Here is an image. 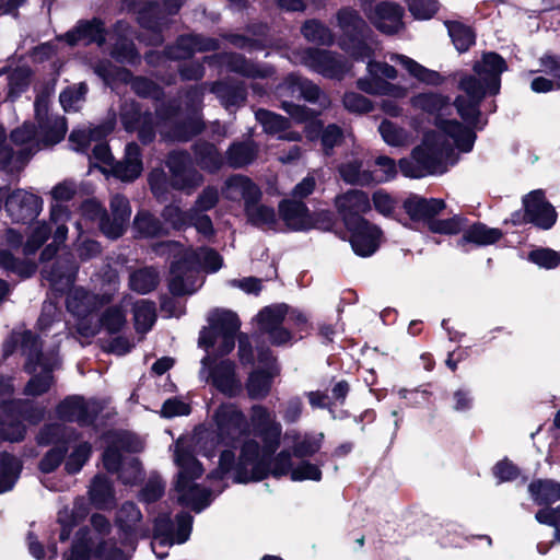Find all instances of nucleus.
<instances>
[{
  "mask_svg": "<svg viewBox=\"0 0 560 560\" xmlns=\"http://www.w3.org/2000/svg\"><path fill=\"white\" fill-rule=\"evenodd\" d=\"M378 131L383 140L392 147H406L413 140L408 130L389 120H383L378 126Z\"/></svg>",
  "mask_w": 560,
  "mask_h": 560,
  "instance_id": "49",
  "label": "nucleus"
},
{
  "mask_svg": "<svg viewBox=\"0 0 560 560\" xmlns=\"http://www.w3.org/2000/svg\"><path fill=\"white\" fill-rule=\"evenodd\" d=\"M289 83L290 89L292 90V93L298 92L301 96H303L308 102H319L320 106L323 108H326L329 106L330 102L325 96L322 95L319 89L307 80H302L301 78L296 75L289 77Z\"/></svg>",
  "mask_w": 560,
  "mask_h": 560,
  "instance_id": "52",
  "label": "nucleus"
},
{
  "mask_svg": "<svg viewBox=\"0 0 560 560\" xmlns=\"http://www.w3.org/2000/svg\"><path fill=\"white\" fill-rule=\"evenodd\" d=\"M108 529L109 522L105 516L92 515L91 528H82L78 532L65 560H125V555L119 549L106 550L105 536Z\"/></svg>",
  "mask_w": 560,
  "mask_h": 560,
  "instance_id": "8",
  "label": "nucleus"
},
{
  "mask_svg": "<svg viewBox=\"0 0 560 560\" xmlns=\"http://www.w3.org/2000/svg\"><path fill=\"white\" fill-rule=\"evenodd\" d=\"M338 26L347 39H342L341 47L355 59L370 58L375 48L359 39L368 28L365 21L351 8H342L337 13Z\"/></svg>",
  "mask_w": 560,
  "mask_h": 560,
  "instance_id": "15",
  "label": "nucleus"
},
{
  "mask_svg": "<svg viewBox=\"0 0 560 560\" xmlns=\"http://www.w3.org/2000/svg\"><path fill=\"white\" fill-rule=\"evenodd\" d=\"M38 247H0V267L26 278L36 270Z\"/></svg>",
  "mask_w": 560,
  "mask_h": 560,
  "instance_id": "22",
  "label": "nucleus"
},
{
  "mask_svg": "<svg viewBox=\"0 0 560 560\" xmlns=\"http://www.w3.org/2000/svg\"><path fill=\"white\" fill-rule=\"evenodd\" d=\"M133 226L141 236L151 237L163 233V226L160 221L149 212H138L133 220Z\"/></svg>",
  "mask_w": 560,
  "mask_h": 560,
  "instance_id": "58",
  "label": "nucleus"
},
{
  "mask_svg": "<svg viewBox=\"0 0 560 560\" xmlns=\"http://www.w3.org/2000/svg\"><path fill=\"white\" fill-rule=\"evenodd\" d=\"M341 178L350 185L366 186L374 183L373 173L362 170V162L359 159H350L339 166Z\"/></svg>",
  "mask_w": 560,
  "mask_h": 560,
  "instance_id": "46",
  "label": "nucleus"
},
{
  "mask_svg": "<svg viewBox=\"0 0 560 560\" xmlns=\"http://www.w3.org/2000/svg\"><path fill=\"white\" fill-rule=\"evenodd\" d=\"M200 376L229 397H234L242 390V382L235 373V364L230 360L217 362L210 355L205 357L201 360Z\"/></svg>",
  "mask_w": 560,
  "mask_h": 560,
  "instance_id": "18",
  "label": "nucleus"
},
{
  "mask_svg": "<svg viewBox=\"0 0 560 560\" xmlns=\"http://www.w3.org/2000/svg\"><path fill=\"white\" fill-rule=\"evenodd\" d=\"M141 512L135 503L126 502L121 505L117 513L116 523L121 533L120 547L112 542L110 528L108 529L105 540L107 544L105 548L107 551L119 549L125 555V560H128L129 551L135 549V542L138 538L147 537L148 529L141 525Z\"/></svg>",
  "mask_w": 560,
  "mask_h": 560,
  "instance_id": "13",
  "label": "nucleus"
},
{
  "mask_svg": "<svg viewBox=\"0 0 560 560\" xmlns=\"http://www.w3.org/2000/svg\"><path fill=\"white\" fill-rule=\"evenodd\" d=\"M525 214L524 220L530 222L536 226L548 230L556 220L557 213L553 207L545 199L541 190L529 192L523 199Z\"/></svg>",
  "mask_w": 560,
  "mask_h": 560,
  "instance_id": "23",
  "label": "nucleus"
},
{
  "mask_svg": "<svg viewBox=\"0 0 560 560\" xmlns=\"http://www.w3.org/2000/svg\"><path fill=\"white\" fill-rule=\"evenodd\" d=\"M112 124L97 126L93 129L73 130L70 135V143L74 151L85 152L92 141H98L113 130Z\"/></svg>",
  "mask_w": 560,
  "mask_h": 560,
  "instance_id": "44",
  "label": "nucleus"
},
{
  "mask_svg": "<svg viewBox=\"0 0 560 560\" xmlns=\"http://www.w3.org/2000/svg\"><path fill=\"white\" fill-rule=\"evenodd\" d=\"M68 219L69 214L66 208L58 203L51 206L50 224L55 225L54 243L56 245L63 243L67 238L68 228L66 222Z\"/></svg>",
  "mask_w": 560,
  "mask_h": 560,
  "instance_id": "62",
  "label": "nucleus"
},
{
  "mask_svg": "<svg viewBox=\"0 0 560 560\" xmlns=\"http://www.w3.org/2000/svg\"><path fill=\"white\" fill-rule=\"evenodd\" d=\"M346 229L350 234L352 245H378L386 242L382 229L363 217L357 219Z\"/></svg>",
  "mask_w": 560,
  "mask_h": 560,
  "instance_id": "30",
  "label": "nucleus"
},
{
  "mask_svg": "<svg viewBox=\"0 0 560 560\" xmlns=\"http://www.w3.org/2000/svg\"><path fill=\"white\" fill-rule=\"evenodd\" d=\"M446 26L453 44L458 51L463 52L468 50L475 43V34L470 27L459 22H447Z\"/></svg>",
  "mask_w": 560,
  "mask_h": 560,
  "instance_id": "56",
  "label": "nucleus"
},
{
  "mask_svg": "<svg viewBox=\"0 0 560 560\" xmlns=\"http://www.w3.org/2000/svg\"><path fill=\"white\" fill-rule=\"evenodd\" d=\"M167 166L173 175V186L177 189H190L202 182V176L192 168L190 156L187 153H171Z\"/></svg>",
  "mask_w": 560,
  "mask_h": 560,
  "instance_id": "26",
  "label": "nucleus"
},
{
  "mask_svg": "<svg viewBox=\"0 0 560 560\" xmlns=\"http://www.w3.org/2000/svg\"><path fill=\"white\" fill-rule=\"evenodd\" d=\"M131 304V296L125 295L119 305L108 307L101 317V325L109 332L120 330L126 324V308Z\"/></svg>",
  "mask_w": 560,
  "mask_h": 560,
  "instance_id": "47",
  "label": "nucleus"
},
{
  "mask_svg": "<svg viewBox=\"0 0 560 560\" xmlns=\"http://www.w3.org/2000/svg\"><path fill=\"white\" fill-rule=\"evenodd\" d=\"M218 48L217 40L212 38H203L199 35L182 36L178 39V46L175 51H170L172 58H187L196 51L214 50Z\"/></svg>",
  "mask_w": 560,
  "mask_h": 560,
  "instance_id": "40",
  "label": "nucleus"
},
{
  "mask_svg": "<svg viewBox=\"0 0 560 560\" xmlns=\"http://www.w3.org/2000/svg\"><path fill=\"white\" fill-rule=\"evenodd\" d=\"M324 434H304L301 435L295 430L287 431L284 440L292 443V451L296 457H308L317 453L323 443Z\"/></svg>",
  "mask_w": 560,
  "mask_h": 560,
  "instance_id": "37",
  "label": "nucleus"
},
{
  "mask_svg": "<svg viewBox=\"0 0 560 560\" xmlns=\"http://www.w3.org/2000/svg\"><path fill=\"white\" fill-rule=\"evenodd\" d=\"M195 153L198 164L209 172L219 170L223 164L222 156L213 144L199 143L196 145Z\"/></svg>",
  "mask_w": 560,
  "mask_h": 560,
  "instance_id": "54",
  "label": "nucleus"
},
{
  "mask_svg": "<svg viewBox=\"0 0 560 560\" xmlns=\"http://www.w3.org/2000/svg\"><path fill=\"white\" fill-rule=\"evenodd\" d=\"M192 517L188 513H180L174 525L167 514H161L154 520V533L151 547L159 559H163L166 552L158 551L159 547H170L174 544L185 542L190 535Z\"/></svg>",
  "mask_w": 560,
  "mask_h": 560,
  "instance_id": "16",
  "label": "nucleus"
},
{
  "mask_svg": "<svg viewBox=\"0 0 560 560\" xmlns=\"http://www.w3.org/2000/svg\"><path fill=\"white\" fill-rule=\"evenodd\" d=\"M36 118L39 124V131H36L30 124H24L11 133V139L16 144H30L31 149H39V140L46 144H55L63 139L67 132V125L63 118L56 117L50 120L47 117V101L38 97L35 102Z\"/></svg>",
  "mask_w": 560,
  "mask_h": 560,
  "instance_id": "9",
  "label": "nucleus"
},
{
  "mask_svg": "<svg viewBox=\"0 0 560 560\" xmlns=\"http://www.w3.org/2000/svg\"><path fill=\"white\" fill-rule=\"evenodd\" d=\"M142 172V162L140 160V149L135 143L126 147V153L122 161L113 166V173L124 182L136 179Z\"/></svg>",
  "mask_w": 560,
  "mask_h": 560,
  "instance_id": "35",
  "label": "nucleus"
},
{
  "mask_svg": "<svg viewBox=\"0 0 560 560\" xmlns=\"http://www.w3.org/2000/svg\"><path fill=\"white\" fill-rule=\"evenodd\" d=\"M88 88L84 83L66 89L60 94V104L66 112L78 110L83 102L86 94Z\"/></svg>",
  "mask_w": 560,
  "mask_h": 560,
  "instance_id": "63",
  "label": "nucleus"
},
{
  "mask_svg": "<svg viewBox=\"0 0 560 560\" xmlns=\"http://www.w3.org/2000/svg\"><path fill=\"white\" fill-rule=\"evenodd\" d=\"M279 374L278 365L269 349L258 352V366L249 374L246 388L250 398L259 399L268 395L272 380Z\"/></svg>",
  "mask_w": 560,
  "mask_h": 560,
  "instance_id": "19",
  "label": "nucleus"
},
{
  "mask_svg": "<svg viewBox=\"0 0 560 560\" xmlns=\"http://www.w3.org/2000/svg\"><path fill=\"white\" fill-rule=\"evenodd\" d=\"M101 281L104 290L101 296L91 295L82 288H74L67 298V308L79 318L78 331L84 337L94 336L98 331V325H88L86 317L100 305L108 303L118 290V273L110 266L106 267Z\"/></svg>",
  "mask_w": 560,
  "mask_h": 560,
  "instance_id": "6",
  "label": "nucleus"
},
{
  "mask_svg": "<svg viewBox=\"0 0 560 560\" xmlns=\"http://www.w3.org/2000/svg\"><path fill=\"white\" fill-rule=\"evenodd\" d=\"M222 257L212 247H177L171 262L170 289L174 294H191L203 283L201 272H217Z\"/></svg>",
  "mask_w": 560,
  "mask_h": 560,
  "instance_id": "3",
  "label": "nucleus"
},
{
  "mask_svg": "<svg viewBox=\"0 0 560 560\" xmlns=\"http://www.w3.org/2000/svg\"><path fill=\"white\" fill-rule=\"evenodd\" d=\"M107 446L103 453V465L108 471H119L124 483H135L141 475L140 464L135 457H125L124 453L142 450V442L129 432H109L106 434Z\"/></svg>",
  "mask_w": 560,
  "mask_h": 560,
  "instance_id": "7",
  "label": "nucleus"
},
{
  "mask_svg": "<svg viewBox=\"0 0 560 560\" xmlns=\"http://www.w3.org/2000/svg\"><path fill=\"white\" fill-rule=\"evenodd\" d=\"M506 70L504 59L495 52H486L474 66L475 75L460 81V89L469 98L458 96L455 105L458 114L466 120L474 119L478 114V105L487 94H497L500 90V75Z\"/></svg>",
  "mask_w": 560,
  "mask_h": 560,
  "instance_id": "4",
  "label": "nucleus"
},
{
  "mask_svg": "<svg viewBox=\"0 0 560 560\" xmlns=\"http://www.w3.org/2000/svg\"><path fill=\"white\" fill-rule=\"evenodd\" d=\"M208 320L209 327L201 331L199 345L207 350L212 348L221 355L231 352L241 326L237 315L228 310H214L209 314Z\"/></svg>",
  "mask_w": 560,
  "mask_h": 560,
  "instance_id": "10",
  "label": "nucleus"
},
{
  "mask_svg": "<svg viewBox=\"0 0 560 560\" xmlns=\"http://www.w3.org/2000/svg\"><path fill=\"white\" fill-rule=\"evenodd\" d=\"M21 471L20 462L9 454L0 455V493L11 490Z\"/></svg>",
  "mask_w": 560,
  "mask_h": 560,
  "instance_id": "51",
  "label": "nucleus"
},
{
  "mask_svg": "<svg viewBox=\"0 0 560 560\" xmlns=\"http://www.w3.org/2000/svg\"><path fill=\"white\" fill-rule=\"evenodd\" d=\"M89 513V508L84 499H77L73 509H63L58 514V521L61 525L60 540L65 541L69 538L71 529Z\"/></svg>",
  "mask_w": 560,
  "mask_h": 560,
  "instance_id": "42",
  "label": "nucleus"
},
{
  "mask_svg": "<svg viewBox=\"0 0 560 560\" xmlns=\"http://www.w3.org/2000/svg\"><path fill=\"white\" fill-rule=\"evenodd\" d=\"M250 423L264 443L262 447L259 446V455L264 458L266 471L268 456L275 454L280 445L282 428L276 415L261 405L252 407Z\"/></svg>",
  "mask_w": 560,
  "mask_h": 560,
  "instance_id": "17",
  "label": "nucleus"
},
{
  "mask_svg": "<svg viewBox=\"0 0 560 560\" xmlns=\"http://www.w3.org/2000/svg\"><path fill=\"white\" fill-rule=\"evenodd\" d=\"M245 213L250 223L254 225L271 229L276 224V213L270 207L259 202V199H254L247 202Z\"/></svg>",
  "mask_w": 560,
  "mask_h": 560,
  "instance_id": "48",
  "label": "nucleus"
},
{
  "mask_svg": "<svg viewBox=\"0 0 560 560\" xmlns=\"http://www.w3.org/2000/svg\"><path fill=\"white\" fill-rule=\"evenodd\" d=\"M127 30L128 27L124 23H118L116 25V31L120 34L122 39L120 44H116L112 55L120 62H133L138 58V54L132 43L127 39Z\"/></svg>",
  "mask_w": 560,
  "mask_h": 560,
  "instance_id": "59",
  "label": "nucleus"
},
{
  "mask_svg": "<svg viewBox=\"0 0 560 560\" xmlns=\"http://www.w3.org/2000/svg\"><path fill=\"white\" fill-rule=\"evenodd\" d=\"M284 320L301 330L307 326L306 315L287 304L266 306L257 315L260 331L268 335L275 346L285 345L292 339L291 332L281 326Z\"/></svg>",
  "mask_w": 560,
  "mask_h": 560,
  "instance_id": "11",
  "label": "nucleus"
},
{
  "mask_svg": "<svg viewBox=\"0 0 560 560\" xmlns=\"http://www.w3.org/2000/svg\"><path fill=\"white\" fill-rule=\"evenodd\" d=\"M304 37L313 43L329 45L332 43V34L328 27L317 21H308L302 27Z\"/></svg>",
  "mask_w": 560,
  "mask_h": 560,
  "instance_id": "64",
  "label": "nucleus"
},
{
  "mask_svg": "<svg viewBox=\"0 0 560 560\" xmlns=\"http://www.w3.org/2000/svg\"><path fill=\"white\" fill-rule=\"evenodd\" d=\"M65 39L70 46L90 43L101 45L105 40L103 24L96 19L79 22L72 31L65 35Z\"/></svg>",
  "mask_w": 560,
  "mask_h": 560,
  "instance_id": "31",
  "label": "nucleus"
},
{
  "mask_svg": "<svg viewBox=\"0 0 560 560\" xmlns=\"http://www.w3.org/2000/svg\"><path fill=\"white\" fill-rule=\"evenodd\" d=\"M112 218L101 208L96 201H88L83 205L84 213H91L100 218V229L109 238H118L129 222L131 208L127 198L115 195L110 199Z\"/></svg>",
  "mask_w": 560,
  "mask_h": 560,
  "instance_id": "14",
  "label": "nucleus"
},
{
  "mask_svg": "<svg viewBox=\"0 0 560 560\" xmlns=\"http://www.w3.org/2000/svg\"><path fill=\"white\" fill-rule=\"evenodd\" d=\"M366 78L358 80V88L365 93L373 95H386L395 100L405 98L408 95V89L400 84L390 83L386 80H395L398 75L397 70L386 62H368Z\"/></svg>",
  "mask_w": 560,
  "mask_h": 560,
  "instance_id": "12",
  "label": "nucleus"
},
{
  "mask_svg": "<svg viewBox=\"0 0 560 560\" xmlns=\"http://www.w3.org/2000/svg\"><path fill=\"white\" fill-rule=\"evenodd\" d=\"M502 232L494 228H489L483 223H476L467 229L464 238L468 243L476 245H491L501 241Z\"/></svg>",
  "mask_w": 560,
  "mask_h": 560,
  "instance_id": "50",
  "label": "nucleus"
},
{
  "mask_svg": "<svg viewBox=\"0 0 560 560\" xmlns=\"http://www.w3.org/2000/svg\"><path fill=\"white\" fill-rule=\"evenodd\" d=\"M78 272L77 264L69 258H59L50 270L44 269L43 275L55 291L68 290L74 282Z\"/></svg>",
  "mask_w": 560,
  "mask_h": 560,
  "instance_id": "29",
  "label": "nucleus"
},
{
  "mask_svg": "<svg viewBox=\"0 0 560 560\" xmlns=\"http://www.w3.org/2000/svg\"><path fill=\"white\" fill-rule=\"evenodd\" d=\"M282 108L291 116L293 120L299 124H306L305 135L310 140L318 137L323 129V124L316 120L315 117L320 114V110L311 109L306 106L296 105L288 102L282 103Z\"/></svg>",
  "mask_w": 560,
  "mask_h": 560,
  "instance_id": "34",
  "label": "nucleus"
},
{
  "mask_svg": "<svg viewBox=\"0 0 560 560\" xmlns=\"http://www.w3.org/2000/svg\"><path fill=\"white\" fill-rule=\"evenodd\" d=\"M20 343L23 355L26 357L25 369L32 374L24 393L28 396H39L48 392L54 383L52 371L59 365L56 351L42 352L37 337L30 330L14 332L12 336Z\"/></svg>",
  "mask_w": 560,
  "mask_h": 560,
  "instance_id": "5",
  "label": "nucleus"
},
{
  "mask_svg": "<svg viewBox=\"0 0 560 560\" xmlns=\"http://www.w3.org/2000/svg\"><path fill=\"white\" fill-rule=\"evenodd\" d=\"M273 454L269 455L267 458V470L266 476L270 472L275 477H281L289 475L291 477V471L294 466L292 465L291 454L288 451H282L272 457Z\"/></svg>",
  "mask_w": 560,
  "mask_h": 560,
  "instance_id": "61",
  "label": "nucleus"
},
{
  "mask_svg": "<svg viewBox=\"0 0 560 560\" xmlns=\"http://www.w3.org/2000/svg\"><path fill=\"white\" fill-rule=\"evenodd\" d=\"M158 283L159 273L153 268L139 269L129 277V288L139 294L153 291Z\"/></svg>",
  "mask_w": 560,
  "mask_h": 560,
  "instance_id": "53",
  "label": "nucleus"
},
{
  "mask_svg": "<svg viewBox=\"0 0 560 560\" xmlns=\"http://www.w3.org/2000/svg\"><path fill=\"white\" fill-rule=\"evenodd\" d=\"M222 194L230 200L243 199L245 207L247 202L259 199L261 196L259 188L249 178L242 175H234L228 178Z\"/></svg>",
  "mask_w": 560,
  "mask_h": 560,
  "instance_id": "32",
  "label": "nucleus"
},
{
  "mask_svg": "<svg viewBox=\"0 0 560 560\" xmlns=\"http://www.w3.org/2000/svg\"><path fill=\"white\" fill-rule=\"evenodd\" d=\"M75 431L66 427L62 423H51L43 427L37 434V442L40 445L55 444L56 446L66 445L70 443L71 439L75 435Z\"/></svg>",
  "mask_w": 560,
  "mask_h": 560,
  "instance_id": "45",
  "label": "nucleus"
},
{
  "mask_svg": "<svg viewBox=\"0 0 560 560\" xmlns=\"http://www.w3.org/2000/svg\"><path fill=\"white\" fill-rule=\"evenodd\" d=\"M279 213L289 229L294 231L310 230L311 212L303 201L283 199L279 203Z\"/></svg>",
  "mask_w": 560,
  "mask_h": 560,
  "instance_id": "28",
  "label": "nucleus"
},
{
  "mask_svg": "<svg viewBox=\"0 0 560 560\" xmlns=\"http://www.w3.org/2000/svg\"><path fill=\"white\" fill-rule=\"evenodd\" d=\"M528 492L539 505L560 501V482L553 479H537L529 483Z\"/></svg>",
  "mask_w": 560,
  "mask_h": 560,
  "instance_id": "41",
  "label": "nucleus"
},
{
  "mask_svg": "<svg viewBox=\"0 0 560 560\" xmlns=\"http://www.w3.org/2000/svg\"><path fill=\"white\" fill-rule=\"evenodd\" d=\"M63 450L65 470L71 475L81 471L92 454V445L86 441H78V434L66 444Z\"/></svg>",
  "mask_w": 560,
  "mask_h": 560,
  "instance_id": "33",
  "label": "nucleus"
},
{
  "mask_svg": "<svg viewBox=\"0 0 560 560\" xmlns=\"http://www.w3.org/2000/svg\"><path fill=\"white\" fill-rule=\"evenodd\" d=\"M98 411L100 406L95 400H85L81 396H69L56 407V415L60 420L80 425L91 424Z\"/></svg>",
  "mask_w": 560,
  "mask_h": 560,
  "instance_id": "20",
  "label": "nucleus"
},
{
  "mask_svg": "<svg viewBox=\"0 0 560 560\" xmlns=\"http://www.w3.org/2000/svg\"><path fill=\"white\" fill-rule=\"evenodd\" d=\"M256 156V148L250 143H234L228 151V163L235 168L250 163Z\"/></svg>",
  "mask_w": 560,
  "mask_h": 560,
  "instance_id": "57",
  "label": "nucleus"
},
{
  "mask_svg": "<svg viewBox=\"0 0 560 560\" xmlns=\"http://www.w3.org/2000/svg\"><path fill=\"white\" fill-rule=\"evenodd\" d=\"M390 61L400 65L410 77L417 79L420 82L431 85H438L442 82V78L439 72L430 70L416 60L399 54H392L389 57Z\"/></svg>",
  "mask_w": 560,
  "mask_h": 560,
  "instance_id": "38",
  "label": "nucleus"
},
{
  "mask_svg": "<svg viewBox=\"0 0 560 560\" xmlns=\"http://www.w3.org/2000/svg\"><path fill=\"white\" fill-rule=\"evenodd\" d=\"M130 306H132L133 324L137 332H148L156 319V307L154 302L145 299L133 301L131 298Z\"/></svg>",
  "mask_w": 560,
  "mask_h": 560,
  "instance_id": "39",
  "label": "nucleus"
},
{
  "mask_svg": "<svg viewBox=\"0 0 560 560\" xmlns=\"http://www.w3.org/2000/svg\"><path fill=\"white\" fill-rule=\"evenodd\" d=\"M301 62L329 78H338L347 71L346 63L327 50L306 49L301 56Z\"/></svg>",
  "mask_w": 560,
  "mask_h": 560,
  "instance_id": "25",
  "label": "nucleus"
},
{
  "mask_svg": "<svg viewBox=\"0 0 560 560\" xmlns=\"http://www.w3.org/2000/svg\"><path fill=\"white\" fill-rule=\"evenodd\" d=\"M43 207V201L34 194L15 190L5 201V208L9 215L14 221H28L38 215Z\"/></svg>",
  "mask_w": 560,
  "mask_h": 560,
  "instance_id": "27",
  "label": "nucleus"
},
{
  "mask_svg": "<svg viewBox=\"0 0 560 560\" xmlns=\"http://www.w3.org/2000/svg\"><path fill=\"white\" fill-rule=\"evenodd\" d=\"M404 208L411 219L424 220L440 213L445 208V202L442 199L412 196L404 202Z\"/></svg>",
  "mask_w": 560,
  "mask_h": 560,
  "instance_id": "36",
  "label": "nucleus"
},
{
  "mask_svg": "<svg viewBox=\"0 0 560 560\" xmlns=\"http://www.w3.org/2000/svg\"><path fill=\"white\" fill-rule=\"evenodd\" d=\"M138 21L143 28L152 31L154 33L153 38L150 40L151 44H160L162 42L159 33L167 24L165 18L158 16V9L150 7L139 13Z\"/></svg>",
  "mask_w": 560,
  "mask_h": 560,
  "instance_id": "55",
  "label": "nucleus"
},
{
  "mask_svg": "<svg viewBox=\"0 0 560 560\" xmlns=\"http://www.w3.org/2000/svg\"><path fill=\"white\" fill-rule=\"evenodd\" d=\"M334 206L346 228L355 222L357 219H361V214L368 213L372 209L369 195L359 189H349L337 195L334 199Z\"/></svg>",
  "mask_w": 560,
  "mask_h": 560,
  "instance_id": "21",
  "label": "nucleus"
},
{
  "mask_svg": "<svg viewBox=\"0 0 560 560\" xmlns=\"http://www.w3.org/2000/svg\"><path fill=\"white\" fill-rule=\"evenodd\" d=\"M249 432L250 424L243 410L233 402H223L214 409L208 424L196 428L191 438L182 436L176 441L174 462L178 476L175 491L182 505L200 512L210 504L212 493L224 488L219 486L209 490L194 482L202 475L203 467L192 452L212 459L221 448L218 467L208 475V480L221 481L230 475L234 482L248 483L265 478L259 443L247 439Z\"/></svg>",
  "mask_w": 560,
  "mask_h": 560,
  "instance_id": "1",
  "label": "nucleus"
},
{
  "mask_svg": "<svg viewBox=\"0 0 560 560\" xmlns=\"http://www.w3.org/2000/svg\"><path fill=\"white\" fill-rule=\"evenodd\" d=\"M371 23L384 34H396L404 28V10L393 2H382L373 10H365Z\"/></svg>",
  "mask_w": 560,
  "mask_h": 560,
  "instance_id": "24",
  "label": "nucleus"
},
{
  "mask_svg": "<svg viewBox=\"0 0 560 560\" xmlns=\"http://www.w3.org/2000/svg\"><path fill=\"white\" fill-rule=\"evenodd\" d=\"M255 115L267 133L276 135L289 128V120L272 112L259 109Z\"/></svg>",
  "mask_w": 560,
  "mask_h": 560,
  "instance_id": "60",
  "label": "nucleus"
},
{
  "mask_svg": "<svg viewBox=\"0 0 560 560\" xmlns=\"http://www.w3.org/2000/svg\"><path fill=\"white\" fill-rule=\"evenodd\" d=\"M410 105L418 110L436 115L435 129L427 132L420 145L412 150L409 159L399 161V168L407 177L420 178L440 175L455 164L454 150L469 152L476 136L467 127L441 116L451 108L450 100L439 93L425 92L413 95Z\"/></svg>",
  "mask_w": 560,
  "mask_h": 560,
  "instance_id": "2",
  "label": "nucleus"
},
{
  "mask_svg": "<svg viewBox=\"0 0 560 560\" xmlns=\"http://www.w3.org/2000/svg\"><path fill=\"white\" fill-rule=\"evenodd\" d=\"M89 494L92 503L98 509H109L115 503L113 486L104 476L94 477Z\"/></svg>",
  "mask_w": 560,
  "mask_h": 560,
  "instance_id": "43",
  "label": "nucleus"
}]
</instances>
